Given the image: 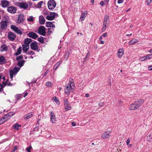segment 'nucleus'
<instances>
[{
    "label": "nucleus",
    "instance_id": "nucleus-1",
    "mask_svg": "<svg viewBox=\"0 0 152 152\" xmlns=\"http://www.w3.org/2000/svg\"><path fill=\"white\" fill-rule=\"evenodd\" d=\"M65 86L66 88L65 89V92L67 95H68L70 94L71 90L72 91L75 88V86L73 79L70 78L69 82L68 84L65 85Z\"/></svg>",
    "mask_w": 152,
    "mask_h": 152
},
{
    "label": "nucleus",
    "instance_id": "nucleus-2",
    "mask_svg": "<svg viewBox=\"0 0 152 152\" xmlns=\"http://www.w3.org/2000/svg\"><path fill=\"white\" fill-rule=\"evenodd\" d=\"M48 5L49 10H53L55 7L56 3L54 0H50L48 3Z\"/></svg>",
    "mask_w": 152,
    "mask_h": 152
},
{
    "label": "nucleus",
    "instance_id": "nucleus-3",
    "mask_svg": "<svg viewBox=\"0 0 152 152\" xmlns=\"http://www.w3.org/2000/svg\"><path fill=\"white\" fill-rule=\"evenodd\" d=\"M8 25V22L7 20H2L0 22V28L1 29L5 30L7 28Z\"/></svg>",
    "mask_w": 152,
    "mask_h": 152
},
{
    "label": "nucleus",
    "instance_id": "nucleus-4",
    "mask_svg": "<svg viewBox=\"0 0 152 152\" xmlns=\"http://www.w3.org/2000/svg\"><path fill=\"white\" fill-rule=\"evenodd\" d=\"M144 100L143 99H138L137 100L135 101L134 102L135 105L136 107L138 108L140 107L143 103Z\"/></svg>",
    "mask_w": 152,
    "mask_h": 152
},
{
    "label": "nucleus",
    "instance_id": "nucleus-5",
    "mask_svg": "<svg viewBox=\"0 0 152 152\" xmlns=\"http://www.w3.org/2000/svg\"><path fill=\"white\" fill-rule=\"evenodd\" d=\"M38 31L39 34L43 36H45L46 34L45 28L44 26H40L38 29Z\"/></svg>",
    "mask_w": 152,
    "mask_h": 152
},
{
    "label": "nucleus",
    "instance_id": "nucleus-6",
    "mask_svg": "<svg viewBox=\"0 0 152 152\" xmlns=\"http://www.w3.org/2000/svg\"><path fill=\"white\" fill-rule=\"evenodd\" d=\"M11 28L12 30L18 34L21 35L23 34L22 31L20 30L18 27L15 25H11Z\"/></svg>",
    "mask_w": 152,
    "mask_h": 152
},
{
    "label": "nucleus",
    "instance_id": "nucleus-7",
    "mask_svg": "<svg viewBox=\"0 0 152 152\" xmlns=\"http://www.w3.org/2000/svg\"><path fill=\"white\" fill-rule=\"evenodd\" d=\"M8 38L10 41H13L16 38V35L13 33L10 32L8 33Z\"/></svg>",
    "mask_w": 152,
    "mask_h": 152
},
{
    "label": "nucleus",
    "instance_id": "nucleus-8",
    "mask_svg": "<svg viewBox=\"0 0 152 152\" xmlns=\"http://www.w3.org/2000/svg\"><path fill=\"white\" fill-rule=\"evenodd\" d=\"M20 69V68L15 66L13 69H11L10 71V74H11L13 75H16Z\"/></svg>",
    "mask_w": 152,
    "mask_h": 152
},
{
    "label": "nucleus",
    "instance_id": "nucleus-9",
    "mask_svg": "<svg viewBox=\"0 0 152 152\" xmlns=\"http://www.w3.org/2000/svg\"><path fill=\"white\" fill-rule=\"evenodd\" d=\"M30 48L34 50H37L38 49V46L37 42L34 41L31 42L30 44Z\"/></svg>",
    "mask_w": 152,
    "mask_h": 152
},
{
    "label": "nucleus",
    "instance_id": "nucleus-10",
    "mask_svg": "<svg viewBox=\"0 0 152 152\" xmlns=\"http://www.w3.org/2000/svg\"><path fill=\"white\" fill-rule=\"evenodd\" d=\"M16 7L13 6H10L8 7L7 11L10 13L14 14L16 12Z\"/></svg>",
    "mask_w": 152,
    "mask_h": 152
},
{
    "label": "nucleus",
    "instance_id": "nucleus-11",
    "mask_svg": "<svg viewBox=\"0 0 152 152\" xmlns=\"http://www.w3.org/2000/svg\"><path fill=\"white\" fill-rule=\"evenodd\" d=\"M24 15L22 14H19L18 15V17L16 23L18 24H20L22 22H23Z\"/></svg>",
    "mask_w": 152,
    "mask_h": 152
},
{
    "label": "nucleus",
    "instance_id": "nucleus-12",
    "mask_svg": "<svg viewBox=\"0 0 152 152\" xmlns=\"http://www.w3.org/2000/svg\"><path fill=\"white\" fill-rule=\"evenodd\" d=\"M27 35L29 37L34 39H36L38 37V35L36 33L33 32H29Z\"/></svg>",
    "mask_w": 152,
    "mask_h": 152
},
{
    "label": "nucleus",
    "instance_id": "nucleus-13",
    "mask_svg": "<svg viewBox=\"0 0 152 152\" xmlns=\"http://www.w3.org/2000/svg\"><path fill=\"white\" fill-rule=\"evenodd\" d=\"M110 131H107L101 135V137L102 139L108 138L110 137Z\"/></svg>",
    "mask_w": 152,
    "mask_h": 152
},
{
    "label": "nucleus",
    "instance_id": "nucleus-14",
    "mask_svg": "<svg viewBox=\"0 0 152 152\" xmlns=\"http://www.w3.org/2000/svg\"><path fill=\"white\" fill-rule=\"evenodd\" d=\"M50 119L51 121L53 123H54L56 122V118L55 115L53 111H51L50 112Z\"/></svg>",
    "mask_w": 152,
    "mask_h": 152
},
{
    "label": "nucleus",
    "instance_id": "nucleus-15",
    "mask_svg": "<svg viewBox=\"0 0 152 152\" xmlns=\"http://www.w3.org/2000/svg\"><path fill=\"white\" fill-rule=\"evenodd\" d=\"M1 4L3 8H5L9 5V2L6 0L1 1Z\"/></svg>",
    "mask_w": 152,
    "mask_h": 152
},
{
    "label": "nucleus",
    "instance_id": "nucleus-16",
    "mask_svg": "<svg viewBox=\"0 0 152 152\" xmlns=\"http://www.w3.org/2000/svg\"><path fill=\"white\" fill-rule=\"evenodd\" d=\"M124 50L123 48H120L118 52L117 56L118 57L121 58L124 54Z\"/></svg>",
    "mask_w": 152,
    "mask_h": 152
},
{
    "label": "nucleus",
    "instance_id": "nucleus-17",
    "mask_svg": "<svg viewBox=\"0 0 152 152\" xmlns=\"http://www.w3.org/2000/svg\"><path fill=\"white\" fill-rule=\"evenodd\" d=\"M45 20L43 16H40L39 17V22L40 24L43 25L45 23Z\"/></svg>",
    "mask_w": 152,
    "mask_h": 152
},
{
    "label": "nucleus",
    "instance_id": "nucleus-18",
    "mask_svg": "<svg viewBox=\"0 0 152 152\" xmlns=\"http://www.w3.org/2000/svg\"><path fill=\"white\" fill-rule=\"evenodd\" d=\"M8 48L5 44L2 45L0 48V51L3 52L7 51V50Z\"/></svg>",
    "mask_w": 152,
    "mask_h": 152
},
{
    "label": "nucleus",
    "instance_id": "nucleus-19",
    "mask_svg": "<svg viewBox=\"0 0 152 152\" xmlns=\"http://www.w3.org/2000/svg\"><path fill=\"white\" fill-rule=\"evenodd\" d=\"M19 6L20 8L24 9H26L28 7V5L25 3H20L19 4Z\"/></svg>",
    "mask_w": 152,
    "mask_h": 152
},
{
    "label": "nucleus",
    "instance_id": "nucleus-20",
    "mask_svg": "<svg viewBox=\"0 0 152 152\" xmlns=\"http://www.w3.org/2000/svg\"><path fill=\"white\" fill-rule=\"evenodd\" d=\"M29 48V45L24 44L22 45L23 50L24 52H26Z\"/></svg>",
    "mask_w": 152,
    "mask_h": 152
},
{
    "label": "nucleus",
    "instance_id": "nucleus-21",
    "mask_svg": "<svg viewBox=\"0 0 152 152\" xmlns=\"http://www.w3.org/2000/svg\"><path fill=\"white\" fill-rule=\"evenodd\" d=\"M46 24V26L47 27L54 28L55 27V25L51 22H47Z\"/></svg>",
    "mask_w": 152,
    "mask_h": 152
},
{
    "label": "nucleus",
    "instance_id": "nucleus-22",
    "mask_svg": "<svg viewBox=\"0 0 152 152\" xmlns=\"http://www.w3.org/2000/svg\"><path fill=\"white\" fill-rule=\"evenodd\" d=\"M87 12L86 11L85 12H83L82 13L81 16L80 18V20L81 21H83L85 18L86 17L87 14Z\"/></svg>",
    "mask_w": 152,
    "mask_h": 152
},
{
    "label": "nucleus",
    "instance_id": "nucleus-23",
    "mask_svg": "<svg viewBox=\"0 0 152 152\" xmlns=\"http://www.w3.org/2000/svg\"><path fill=\"white\" fill-rule=\"evenodd\" d=\"M32 42V39L29 38H26L24 41V44L27 45H29L30 43Z\"/></svg>",
    "mask_w": 152,
    "mask_h": 152
},
{
    "label": "nucleus",
    "instance_id": "nucleus-24",
    "mask_svg": "<svg viewBox=\"0 0 152 152\" xmlns=\"http://www.w3.org/2000/svg\"><path fill=\"white\" fill-rule=\"evenodd\" d=\"M21 126L20 125L18 124V123H16L12 126V128L16 130H18L19 129V128L21 127Z\"/></svg>",
    "mask_w": 152,
    "mask_h": 152
},
{
    "label": "nucleus",
    "instance_id": "nucleus-25",
    "mask_svg": "<svg viewBox=\"0 0 152 152\" xmlns=\"http://www.w3.org/2000/svg\"><path fill=\"white\" fill-rule=\"evenodd\" d=\"M134 104V102L129 106V108L130 110H134L137 109V107H135L136 106Z\"/></svg>",
    "mask_w": 152,
    "mask_h": 152
},
{
    "label": "nucleus",
    "instance_id": "nucleus-26",
    "mask_svg": "<svg viewBox=\"0 0 152 152\" xmlns=\"http://www.w3.org/2000/svg\"><path fill=\"white\" fill-rule=\"evenodd\" d=\"M26 61L24 60H22L18 61V62L17 65L20 67H21L24 65Z\"/></svg>",
    "mask_w": 152,
    "mask_h": 152
},
{
    "label": "nucleus",
    "instance_id": "nucleus-27",
    "mask_svg": "<svg viewBox=\"0 0 152 152\" xmlns=\"http://www.w3.org/2000/svg\"><path fill=\"white\" fill-rule=\"evenodd\" d=\"M21 52L22 47L21 46H20L17 49V52L14 54V55L16 56H18L21 53Z\"/></svg>",
    "mask_w": 152,
    "mask_h": 152
},
{
    "label": "nucleus",
    "instance_id": "nucleus-28",
    "mask_svg": "<svg viewBox=\"0 0 152 152\" xmlns=\"http://www.w3.org/2000/svg\"><path fill=\"white\" fill-rule=\"evenodd\" d=\"M109 16L107 15H105L103 21V24H106L107 25L108 23H107V21L108 20H109Z\"/></svg>",
    "mask_w": 152,
    "mask_h": 152
},
{
    "label": "nucleus",
    "instance_id": "nucleus-29",
    "mask_svg": "<svg viewBox=\"0 0 152 152\" xmlns=\"http://www.w3.org/2000/svg\"><path fill=\"white\" fill-rule=\"evenodd\" d=\"M147 140L148 142H152V133H151L147 136Z\"/></svg>",
    "mask_w": 152,
    "mask_h": 152
},
{
    "label": "nucleus",
    "instance_id": "nucleus-30",
    "mask_svg": "<svg viewBox=\"0 0 152 152\" xmlns=\"http://www.w3.org/2000/svg\"><path fill=\"white\" fill-rule=\"evenodd\" d=\"M62 61H59L57 62L54 66L53 67V69L55 70H56L58 68V67L59 66V65L61 63Z\"/></svg>",
    "mask_w": 152,
    "mask_h": 152
},
{
    "label": "nucleus",
    "instance_id": "nucleus-31",
    "mask_svg": "<svg viewBox=\"0 0 152 152\" xmlns=\"http://www.w3.org/2000/svg\"><path fill=\"white\" fill-rule=\"evenodd\" d=\"M33 115L31 113L27 114L26 115V117L24 118L26 120H27L32 117Z\"/></svg>",
    "mask_w": 152,
    "mask_h": 152
},
{
    "label": "nucleus",
    "instance_id": "nucleus-32",
    "mask_svg": "<svg viewBox=\"0 0 152 152\" xmlns=\"http://www.w3.org/2000/svg\"><path fill=\"white\" fill-rule=\"evenodd\" d=\"M65 109L66 111L70 110L71 109V106L70 104H66L65 105Z\"/></svg>",
    "mask_w": 152,
    "mask_h": 152
},
{
    "label": "nucleus",
    "instance_id": "nucleus-33",
    "mask_svg": "<svg viewBox=\"0 0 152 152\" xmlns=\"http://www.w3.org/2000/svg\"><path fill=\"white\" fill-rule=\"evenodd\" d=\"M37 40L40 42L41 43H43L44 42V38L42 37L38 38L37 39Z\"/></svg>",
    "mask_w": 152,
    "mask_h": 152
},
{
    "label": "nucleus",
    "instance_id": "nucleus-34",
    "mask_svg": "<svg viewBox=\"0 0 152 152\" xmlns=\"http://www.w3.org/2000/svg\"><path fill=\"white\" fill-rule=\"evenodd\" d=\"M56 13L55 12H50V15L51 17H52L53 19H54L55 18L56 15Z\"/></svg>",
    "mask_w": 152,
    "mask_h": 152
},
{
    "label": "nucleus",
    "instance_id": "nucleus-35",
    "mask_svg": "<svg viewBox=\"0 0 152 152\" xmlns=\"http://www.w3.org/2000/svg\"><path fill=\"white\" fill-rule=\"evenodd\" d=\"M137 40L134 39L133 40L132 39L131 40L129 41V45H132L135 43H137V41H136Z\"/></svg>",
    "mask_w": 152,
    "mask_h": 152
},
{
    "label": "nucleus",
    "instance_id": "nucleus-36",
    "mask_svg": "<svg viewBox=\"0 0 152 152\" xmlns=\"http://www.w3.org/2000/svg\"><path fill=\"white\" fill-rule=\"evenodd\" d=\"M15 97L16 99V100L18 101L21 98V95L20 94H17L15 96Z\"/></svg>",
    "mask_w": 152,
    "mask_h": 152
},
{
    "label": "nucleus",
    "instance_id": "nucleus-37",
    "mask_svg": "<svg viewBox=\"0 0 152 152\" xmlns=\"http://www.w3.org/2000/svg\"><path fill=\"white\" fill-rule=\"evenodd\" d=\"M15 114V112H10L8 114H7L9 116H8V118H10L12 116L14 115Z\"/></svg>",
    "mask_w": 152,
    "mask_h": 152
},
{
    "label": "nucleus",
    "instance_id": "nucleus-38",
    "mask_svg": "<svg viewBox=\"0 0 152 152\" xmlns=\"http://www.w3.org/2000/svg\"><path fill=\"white\" fill-rule=\"evenodd\" d=\"M53 99L55 102L57 103V104H60V102L59 100L57 99L56 97L53 98Z\"/></svg>",
    "mask_w": 152,
    "mask_h": 152
},
{
    "label": "nucleus",
    "instance_id": "nucleus-39",
    "mask_svg": "<svg viewBox=\"0 0 152 152\" xmlns=\"http://www.w3.org/2000/svg\"><path fill=\"white\" fill-rule=\"evenodd\" d=\"M5 60L4 57L3 56H0V62H3Z\"/></svg>",
    "mask_w": 152,
    "mask_h": 152
},
{
    "label": "nucleus",
    "instance_id": "nucleus-40",
    "mask_svg": "<svg viewBox=\"0 0 152 152\" xmlns=\"http://www.w3.org/2000/svg\"><path fill=\"white\" fill-rule=\"evenodd\" d=\"M9 115L8 114L5 115L3 117V119H4L5 121H7L10 118H8Z\"/></svg>",
    "mask_w": 152,
    "mask_h": 152
},
{
    "label": "nucleus",
    "instance_id": "nucleus-41",
    "mask_svg": "<svg viewBox=\"0 0 152 152\" xmlns=\"http://www.w3.org/2000/svg\"><path fill=\"white\" fill-rule=\"evenodd\" d=\"M23 56L22 55H21L19 56H17L16 57V60L17 61H19L23 59Z\"/></svg>",
    "mask_w": 152,
    "mask_h": 152
},
{
    "label": "nucleus",
    "instance_id": "nucleus-42",
    "mask_svg": "<svg viewBox=\"0 0 152 152\" xmlns=\"http://www.w3.org/2000/svg\"><path fill=\"white\" fill-rule=\"evenodd\" d=\"M26 53L29 55H34L35 54L34 52L32 51H29L26 52Z\"/></svg>",
    "mask_w": 152,
    "mask_h": 152
},
{
    "label": "nucleus",
    "instance_id": "nucleus-43",
    "mask_svg": "<svg viewBox=\"0 0 152 152\" xmlns=\"http://www.w3.org/2000/svg\"><path fill=\"white\" fill-rule=\"evenodd\" d=\"M145 57H146V59L151 58H152V54H149L145 56Z\"/></svg>",
    "mask_w": 152,
    "mask_h": 152
},
{
    "label": "nucleus",
    "instance_id": "nucleus-44",
    "mask_svg": "<svg viewBox=\"0 0 152 152\" xmlns=\"http://www.w3.org/2000/svg\"><path fill=\"white\" fill-rule=\"evenodd\" d=\"M27 20L29 22H33V17L32 16L27 18Z\"/></svg>",
    "mask_w": 152,
    "mask_h": 152
},
{
    "label": "nucleus",
    "instance_id": "nucleus-45",
    "mask_svg": "<svg viewBox=\"0 0 152 152\" xmlns=\"http://www.w3.org/2000/svg\"><path fill=\"white\" fill-rule=\"evenodd\" d=\"M146 57H145V56L141 57L140 58V60L141 61H144L145 60H146Z\"/></svg>",
    "mask_w": 152,
    "mask_h": 152
},
{
    "label": "nucleus",
    "instance_id": "nucleus-46",
    "mask_svg": "<svg viewBox=\"0 0 152 152\" xmlns=\"http://www.w3.org/2000/svg\"><path fill=\"white\" fill-rule=\"evenodd\" d=\"M46 18L48 20H52L53 19L52 17H51L50 15H48L47 16Z\"/></svg>",
    "mask_w": 152,
    "mask_h": 152
},
{
    "label": "nucleus",
    "instance_id": "nucleus-47",
    "mask_svg": "<svg viewBox=\"0 0 152 152\" xmlns=\"http://www.w3.org/2000/svg\"><path fill=\"white\" fill-rule=\"evenodd\" d=\"M118 102L119 105L121 107V106L122 105V104L123 103V101L121 99H119L118 100Z\"/></svg>",
    "mask_w": 152,
    "mask_h": 152
},
{
    "label": "nucleus",
    "instance_id": "nucleus-48",
    "mask_svg": "<svg viewBox=\"0 0 152 152\" xmlns=\"http://www.w3.org/2000/svg\"><path fill=\"white\" fill-rule=\"evenodd\" d=\"M32 148L31 146H29L28 147L26 148V150L27 152H31L30 150Z\"/></svg>",
    "mask_w": 152,
    "mask_h": 152
},
{
    "label": "nucleus",
    "instance_id": "nucleus-49",
    "mask_svg": "<svg viewBox=\"0 0 152 152\" xmlns=\"http://www.w3.org/2000/svg\"><path fill=\"white\" fill-rule=\"evenodd\" d=\"M39 130V127L38 126H36L35 128H34L33 130L32 131V132H36V131H38Z\"/></svg>",
    "mask_w": 152,
    "mask_h": 152
},
{
    "label": "nucleus",
    "instance_id": "nucleus-50",
    "mask_svg": "<svg viewBox=\"0 0 152 152\" xmlns=\"http://www.w3.org/2000/svg\"><path fill=\"white\" fill-rule=\"evenodd\" d=\"M4 119H3V118L0 119V124H2L4 123L6 121Z\"/></svg>",
    "mask_w": 152,
    "mask_h": 152
},
{
    "label": "nucleus",
    "instance_id": "nucleus-51",
    "mask_svg": "<svg viewBox=\"0 0 152 152\" xmlns=\"http://www.w3.org/2000/svg\"><path fill=\"white\" fill-rule=\"evenodd\" d=\"M28 82L29 86H31L32 87H33L35 85L34 83L33 82H31V83Z\"/></svg>",
    "mask_w": 152,
    "mask_h": 152
},
{
    "label": "nucleus",
    "instance_id": "nucleus-52",
    "mask_svg": "<svg viewBox=\"0 0 152 152\" xmlns=\"http://www.w3.org/2000/svg\"><path fill=\"white\" fill-rule=\"evenodd\" d=\"M107 25L103 24V27L102 29V32H104L105 30Z\"/></svg>",
    "mask_w": 152,
    "mask_h": 152
},
{
    "label": "nucleus",
    "instance_id": "nucleus-53",
    "mask_svg": "<svg viewBox=\"0 0 152 152\" xmlns=\"http://www.w3.org/2000/svg\"><path fill=\"white\" fill-rule=\"evenodd\" d=\"M43 3V1H40L38 3V5L39 7H40L41 6Z\"/></svg>",
    "mask_w": 152,
    "mask_h": 152
},
{
    "label": "nucleus",
    "instance_id": "nucleus-54",
    "mask_svg": "<svg viewBox=\"0 0 152 152\" xmlns=\"http://www.w3.org/2000/svg\"><path fill=\"white\" fill-rule=\"evenodd\" d=\"M64 105H66V104H67L69 103V102L68 101V100L66 99H65L64 100Z\"/></svg>",
    "mask_w": 152,
    "mask_h": 152
},
{
    "label": "nucleus",
    "instance_id": "nucleus-55",
    "mask_svg": "<svg viewBox=\"0 0 152 152\" xmlns=\"http://www.w3.org/2000/svg\"><path fill=\"white\" fill-rule=\"evenodd\" d=\"M69 53L68 52H66L65 55V58H66V59H67V58L69 57Z\"/></svg>",
    "mask_w": 152,
    "mask_h": 152
},
{
    "label": "nucleus",
    "instance_id": "nucleus-56",
    "mask_svg": "<svg viewBox=\"0 0 152 152\" xmlns=\"http://www.w3.org/2000/svg\"><path fill=\"white\" fill-rule=\"evenodd\" d=\"M46 86H51L52 83L50 82H48L46 83Z\"/></svg>",
    "mask_w": 152,
    "mask_h": 152
},
{
    "label": "nucleus",
    "instance_id": "nucleus-57",
    "mask_svg": "<svg viewBox=\"0 0 152 152\" xmlns=\"http://www.w3.org/2000/svg\"><path fill=\"white\" fill-rule=\"evenodd\" d=\"M152 0H147L146 1V3L148 5H149V4L151 3V2L152 1Z\"/></svg>",
    "mask_w": 152,
    "mask_h": 152
},
{
    "label": "nucleus",
    "instance_id": "nucleus-58",
    "mask_svg": "<svg viewBox=\"0 0 152 152\" xmlns=\"http://www.w3.org/2000/svg\"><path fill=\"white\" fill-rule=\"evenodd\" d=\"M17 147H18L17 146H15L12 150V151L11 152H15V151L17 150Z\"/></svg>",
    "mask_w": 152,
    "mask_h": 152
},
{
    "label": "nucleus",
    "instance_id": "nucleus-59",
    "mask_svg": "<svg viewBox=\"0 0 152 152\" xmlns=\"http://www.w3.org/2000/svg\"><path fill=\"white\" fill-rule=\"evenodd\" d=\"M104 102H100L99 104V106L101 107H103L104 105Z\"/></svg>",
    "mask_w": 152,
    "mask_h": 152
},
{
    "label": "nucleus",
    "instance_id": "nucleus-60",
    "mask_svg": "<svg viewBox=\"0 0 152 152\" xmlns=\"http://www.w3.org/2000/svg\"><path fill=\"white\" fill-rule=\"evenodd\" d=\"M99 4L102 6H103L104 5V3L103 1H101L100 3Z\"/></svg>",
    "mask_w": 152,
    "mask_h": 152
},
{
    "label": "nucleus",
    "instance_id": "nucleus-61",
    "mask_svg": "<svg viewBox=\"0 0 152 152\" xmlns=\"http://www.w3.org/2000/svg\"><path fill=\"white\" fill-rule=\"evenodd\" d=\"M130 139H128L127 140L126 143V144L127 145H129V144L130 143Z\"/></svg>",
    "mask_w": 152,
    "mask_h": 152
},
{
    "label": "nucleus",
    "instance_id": "nucleus-62",
    "mask_svg": "<svg viewBox=\"0 0 152 152\" xmlns=\"http://www.w3.org/2000/svg\"><path fill=\"white\" fill-rule=\"evenodd\" d=\"M107 35V33L105 32L102 34V36L104 37H105Z\"/></svg>",
    "mask_w": 152,
    "mask_h": 152
},
{
    "label": "nucleus",
    "instance_id": "nucleus-63",
    "mask_svg": "<svg viewBox=\"0 0 152 152\" xmlns=\"http://www.w3.org/2000/svg\"><path fill=\"white\" fill-rule=\"evenodd\" d=\"M124 0H118V4L122 3L123 2Z\"/></svg>",
    "mask_w": 152,
    "mask_h": 152
},
{
    "label": "nucleus",
    "instance_id": "nucleus-64",
    "mask_svg": "<svg viewBox=\"0 0 152 152\" xmlns=\"http://www.w3.org/2000/svg\"><path fill=\"white\" fill-rule=\"evenodd\" d=\"M148 69L149 70H152V65L149 66L148 67Z\"/></svg>",
    "mask_w": 152,
    "mask_h": 152
}]
</instances>
